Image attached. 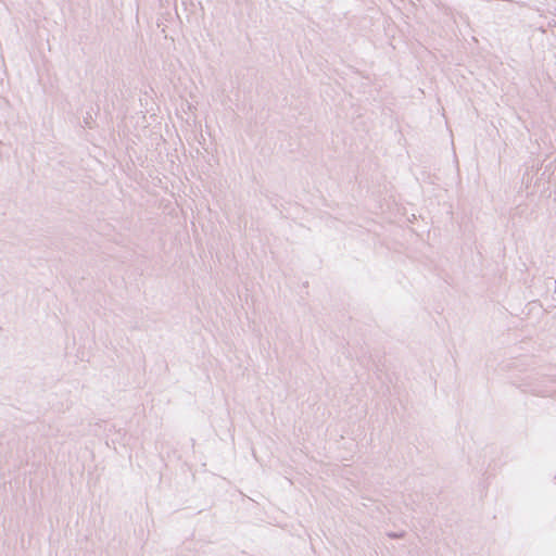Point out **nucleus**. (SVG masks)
I'll return each mask as SVG.
<instances>
[{"label":"nucleus","instance_id":"obj_1","mask_svg":"<svg viewBox=\"0 0 556 556\" xmlns=\"http://www.w3.org/2000/svg\"><path fill=\"white\" fill-rule=\"evenodd\" d=\"M388 536L391 538V539H400V538H403L404 536V532H390L388 533Z\"/></svg>","mask_w":556,"mask_h":556}]
</instances>
